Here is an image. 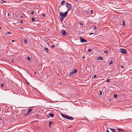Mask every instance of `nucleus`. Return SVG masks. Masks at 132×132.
Instances as JSON below:
<instances>
[{
	"label": "nucleus",
	"mask_w": 132,
	"mask_h": 132,
	"mask_svg": "<svg viewBox=\"0 0 132 132\" xmlns=\"http://www.w3.org/2000/svg\"><path fill=\"white\" fill-rule=\"evenodd\" d=\"M68 12V11H66L64 13H61L59 12L60 15H59V17L61 22L63 21V18L66 16Z\"/></svg>",
	"instance_id": "obj_1"
},
{
	"label": "nucleus",
	"mask_w": 132,
	"mask_h": 132,
	"mask_svg": "<svg viewBox=\"0 0 132 132\" xmlns=\"http://www.w3.org/2000/svg\"><path fill=\"white\" fill-rule=\"evenodd\" d=\"M65 4L66 7L67 8V11H70L71 8V5L70 4L68 3H66Z\"/></svg>",
	"instance_id": "obj_2"
},
{
	"label": "nucleus",
	"mask_w": 132,
	"mask_h": 132,
	"mask_svg": "<svg viewBox=\"0 0 132 132\" xmlns=\"http://www.w3.org/2000/svg\"><path fill=\"white\" fill-rule=\"evenodd\" d=\"M77 72V70L76 69H75L73 71L71 72L69 74V76H70L72 75L75 74Z\"/></svg>",
	"instance_id": "obj_3"
},
{
	"label": "nucleus",
	"mask_w": 132,
	"mask_h": 132,
	"mask_svg": "<svg viewBox=\"0 0 132 132\" xmlns=\"http://www.w3.org/2000/svg\"><path fill=\"white\" fill-rule=\"evenodd\" d=\"M33 111V109H29L28 111L26 113L24 114V116H27L28 114H29L32 111Z\"/></svg>",
	"instance_id": "obj_4"
},
{
	"label": "nucleus",
	"mask_w": 132,
	"mask_h": 132,
	"mask_svg": "<svg viewBox=\"0 0 132 132\" xmlns=\"http://www.w3.org/2000/svg\"><path fill=\"white\" fill-rule=\"evenodd\" d=\"M120 52L124 54H126L127 53V51L125 49L121 48L120 50Z\"/></svg>",
	"instance_id": "obj_5"
},
{
	"label": "nucleus",
	"mask_w": 132,
	"mask_h": 132,
	"mask_svg": "<svg viewBox=\"0 0 132 132\" xmlns=\"http://www.w3.org/2000/svg\"><path fill=\"white\" fill-rule=\"evenodd\" d=\"M80 42L81 43H85L87 42V41L85 39L80 37Z\"/></svg>",
	"instance_id": "obj_6"
},
{
	"label": "nucleus",
	"mask_w": 132,
	"mask_h": 132,
	"mask_svg": "<svg viewBox=\"0 0 132 132\" xmlns=\"http://www.w3.org/2000/svg\"><path fill=\"white\" fill-rule=\"evenodd\" d=\"M62 116L63 117L67 119H68V116L67 115L65 114H62Z\"/></svg>",
	"instance_id": "obj_7"
},
{
	"label": "nucleus",
	"mask_w": 132,
	"mask_h": 132,
	"mask_svg": "<svg viewBox=\"0 0 132 132\" xmlns=\"http://www.w3.org/2000/svg\"><path fill=\"white\" fill-rule=\"evenodd\" d=\"M81 11V8L79 7L77 8V12L78 13H80Z\"/></svg>",
	"instance_id": "obj_8"
},
{
	"label": "nucleus",
	"mask_w": 132,
	"mask_h": 132,
	"mask_svg": "<svg viewBox=\"0 0 132 132\" xmlns=\"http://www.w3.org/2000/svg\"><path fill=\"white\" fill-rule=\"evenodd\" d=\"M48 115L49 116L51 117H53L54 116V114L53 113H50Z\"/></svg>",
	"instance_id": "obj_9"
},
{
	"label": "nucleus",
	"mask_w": 132,
	"mask_h": 132,
	"mask_svg": "<svg viewBox=\"0 0 132 132\" xmlns=\"http://www.w3.org/2000/svg\"><path fill=\"white\" fill-rule=\"evenodd\" d=\"M61 32L62 33V35H65L66 34V32L65 31H63L62 32V31H61Z\"/></svg>",
	"instance_id": "obj_10"
},
{
	"label": "nucleus",
	"mask_w": 132,
	"mask_h": 132,
	"mask_svg": "<svg viewBox=\"0 0 132 132\" xmlns=\"http://www.w3.org/2000/svg\"><path fill=\"white\" fill-rule=\"evenodd\" d=\"M117 130L119 132H123L124 130L120 128H118L117 129Z\"/></svg>",
	"instance_id": "obj_11"
},
{
	"label": "nucleus",
	"mask_w": 132,
	"mask_h": 132,
	"mask_svg": "<svg viewBox=\"0 0 132 132\" xmlns=\"http://www.w3.org/2000/svg\"><path fill=\"white\" fill-rule=\"evenodd\" d=\"M67 119L69 120H73V118L72 117L68 116Z\"/></svg>",
	"instance_id": "obj_12"
},
{
	"label": "nucleus",
	"mask_w": 132,
	"mask_h": 132,
	"mask_svg": "<svg viewBox=\"0 0 132 132\" xmlns=\"http://www.w3.org/2000/svg\"><path fill=\"white\" fill-rule=\"evenodd\" d=\"M53 122L52 121H50L49 123V126L50 128L51 127V125L52 123Z\"/></svg>",
	"instance_id": "obj_13"
},
{
	"label": "nucleus",
	"mask_w": 132,
	"mask_h": 132,
	"mask_svg": "<svg viewBox=\"0 0 132 132\" xmlns=\"http://www.w3.org/2000/svg\"><path fill=\"white\" fill-rule=\"evenodd\" d=\"M40 6L39 5H37L35 7V9H38L40 7Z\"/></svg>",
	"instance_id": "obj_14"
},
{
	"label": "nucleus",
	"mask_w": 132,
	"mask_h": 132,
	"mask_svg": "<svg viewBox=\"0 0 132 132\" xmlns=\"http://www.w3.org/2000/svg\"><path fill=\"white\" fill-rule=\"evenodd\" d=\"M103 58L101 56H99L97 58V60H103V59H102Z\"/></svg>",
	"instance_id": "obj_15"
},
{
	"label": "nucleus",
	"mask_w": 132,
	"mask_h": 132,
	"mask_svg": "<svg viewBox=\"0 0 132 132\" xmlns=\"http://www.w3.org/2000/svg\"><path fill=\"white\" fill-rule=\"evenodd\" d=\"M44 51H45V52H47L48 51V48L46 47H45L44 49Z\"/></svg>",
	"instance_id": "obj_16"
},
{
	"label": "nucleus",
	"mask_w": 132,
	"mask_h": 132,
	"mask_svg": "<svg viewBox=\"0 0 132 132\" xmlns=\"http://www.w3.org/2000/svg\"><path fill=\"white\" fill-rule=\"evenodd\" d=\"M65 3V2L64 1H62L61 3V4L62 5H63Z\"/></svg>",
	"instance_id": "obj_17"
},
{
	"label": "nucleus",
	"mask_w": 132,
	"mask_h": 132,
	"mask_svg": "<svg viewBox=\"0 0 132 132\" xmlns=\"http://www.w3.org/2000/svg\"><path fill=\"white\" fill-rule=\"evenodd\" d=\"M0 2L1 3H6V2L3 0H1Z\"/></svg>",
	"instance_id": "obj_18"
},
{
	"label": "nucleus",
	"mask_w": 132,
	"mask_h": 132,
	"mask_svg": "<svg viewBox=\"0 0 132 132\" xmlns=\"http://www.w3.org/2000/svg\"><path fill=\"white\" fill-rule=\"evenodd\" d=\"M109 52L108 50H106L104 51V53H108Z\"/></svg>",
	"instance_id": "obj_19"
},
{
	"label": "nucleus",
	"mask_w": 132,
	"mask_h": 132,
	"mask_svg": "<svg viewBox=\"0 0 132 132\" xmlns=\"http://www.w3.org/2000/svg\"><path fill=\"white\" fill-rule=\"evenodd\" d=\"M24 43L26 44H27V40H26V39H24Z\"/></svg>",
	"instance_id": "obj_20"
},
{
	"label": "nucleus",
	"mask_w": 132,
	"mask_h": 132,
	"mask_svg": "<svg viewBox=\"0 0 132 132\" xmlns=\"http://www.w3.org/2000/svg\"><path fill=\"white\" fill-rule=\"evenodd\" d=\"M111 131L113 132H116V131L113 129H111Z\"/></svg>",
	"instance_id": "obj_21"
},
{
	"label": "nucleus",
	"mask_w": 132,
	"mask_h": 132,
	"mask_svg": "<svg viewBox=\"0 0 132 132\" xmlns=\"http://www.w3.org/2000/svg\"><path fill=\"white\" fill-rule=\"evenodd\" d=\"M92 51V50L91 49H89L87 51L88 52H90Z\"/></svg>",
	"instance_id": "obj_22"
},
{
	"label": "nucleus",
	"mask_w": 132,
	"mask_h": 132,
	"mask_svg": "<svg viewBox=\"0 0 132 132\" xmlns=\"http://www.w3.org/2000/svg\"><path fill=\"white\" fill-rule=\"evenodd\" d=\"M113 62V61L111 60L109 63V65H110L111 64H112Z\"/></svg>",
	"instance_id": "obj_23"
},
{
	"label": "nucleus",
	"mask_w": 132,
	"mask_h": 132,
	"mask_svg": "<svg viewBox=\"0 0 132 132\" xmlns=\"http://www.w3.org/2000/svg\"><path fill=\"white\" fill-rule=\"evenodd\" d=\"M122 25L123 26H125V23L124 21H122Z\"/></svg>",
	"instance_id": "obj_24"
},
{
	"label": "nucleus",
	"mask_w": 132,
	"mask_h": 132,
	"mask_svg": "<svg viewBox=\"0 0 132 132\" xmlns=\"http://www.w3.org/2000/svg\"><path fill=\"white\" fill-rule=\"evenodd\" d=\"M55 47V46L54 45H53L51 46V48H53Z\"/></svg>",
	"instance_id": "obj_25"
},
{
	"label": "nucleus",
	"mask_w": 132,
	"mask_h": 132,
	"mask_svg": "<svg viewBox=\"0 0 132 132\" xmlns=\"http://www.w3.org/2000/svg\"><path fill=\"white\" fill-rule=\"evenodd\" d=\"M27 59L29 61L30 60V57H29V56L28 57Z\"/></svg>",
	"instance_id": "obj_26"
},
{
	"label": "nucleus",
	"mask_w": 132,
	"mask_h": 132,
	"mask_svg": "<svg viewBox=\"0 0 132 132\" xmlns=\"http://www.w3.org/2000/svg\"><path fill=\"white\" fill-rule=\"evenodd\" d=\"M31 20L32 21H34L35 20V19L34 18H33L31 19Z\"/></svg>",
	"instance_id": "obj_27"
},
{
	"label": "nucleus",
	"mask_w": 132,
	"mask_h": 132,
	"mask_svg": "<svg viewBox=\"0 0 132 132\" xmlns=\"http://www.w3.org/2000/svg\"><path fill=\"white\" fill-rule=\"evenodd\" d=\"M117 94H114V97L115 98H116L117 97Z\"/></svg>",
	"instance_id": "obj_28"
},
{
	"label": "nucleus",
	"mask_w": 132,
	"mask_h": 132,
	"mask_svg": "<svg viewBox=\"0 0 132 132\" xmlns=\"http://www.w3.org/2000/svg\"><path fill=\"white\" fill-rule=\"evenodd\" d=\"M96 75H94V76H93V77H94V78H95L96 77Z\"/></svg>",
	"instance_id": "obj_29"
},
{
	"label": "nucleus",
	"mask_w": 132,
	"mask_h": 132,
	"mask_svg": "<svg viewBox=\"0 0 132 132\" xmlns=\"http://www.w3.org/2000/svg\"><path fill=\"white\" fill-rule=\"evenodd\" d=\"M102 94V91H100V95H101Z\"/></svg>",
	"instance_id": "obj_30"
},
{
	"label": "nucleus",
	"mask_w": 132,
	"mask_h": 132,
	"mask_svg": "<svg viewBox=\"0 0 132 132\" xmlns=\"http://www.w3.org/2000/svg\"><path fill=\"white\" fill-rule=\"evenodd\" d=\"M34 14V11H32L31 12V14L32 15L33 14Z\"/></svg>",
	"instance_id": "obj_31"
},
{
	"label": "nucleus",
	"mask_w": 132,
	"mask_h": 132,
	"mask_svg": "<svg viewBox=\"0 0 132 132\" xmlns=\"http://www.w3.org/2000/svg\"><path fill=\"white\" fill-rule=\"evenodd\" d=\"M6 33V34H11V33L10 32H7Z\"/></svg>",
	"instance_id": "obj_32"
},
{
	"label": "nucleus",
	"mask_w": 132,
	"mask_h": 132,
	"mask_svg": "<svg viewBox=\"0 0 132 132\" xmlns=\"http://www.w3.org/2000/svg\"><path fill=\"white\" fill-rule=\"evenodd\" d=\"M4 86V84H2L1 85V87H3Z\"/></svg>",
	"instance_id": "obj_33"
},
{
	"label": "nucleus",
	"mask_w": 132,
	"mask_h": 132,
	"mask_svg": "<svg viewBox=\"0 0 132 132\" xmlns=\"http://www.w3.org/2000/svg\"><path fill=\"white\" fill-rule=\"evenodd\" d=\"M110 80V79H108V80H106V82H109V81Z\"/></svg>",
	"instance_id": "obj_34"
},
{
	"label": "nucleus",
	"mask_w": 132,
	"mask_h": 132,
	"mask_svg": "<svg viewBox=\"0 0 132 132\" xmlns=\"http://www.w3.org/2000/svg\"><path fill=\"white\" fill-rule=\"evenodd\" d=\"M120 67L121 68H123V65H121V66H120Z\"/></svg>",
	"instance_id": "obj_35"
},
{
	"label": "nucleus",
	"mask_w": 132,
	"mask_h": 132,
	"mask_svg": "<svg viewBox=\"0 0 132 132\" xmlns=\"http://www.w3.org/2000/svg\"><path fill=\"white\" fill-rule=\"evenodd\" d=\"M90 12L91 13H92L93 12V11L92 10H91L90 11Z\"/></svg>",
	"instance_id": "obj_36"
},
{
	"label": "nucleus",
	"mask_w": 132,
	"mask_h": 132,
	"mask_svg": "<svg viewBox=\"0 0 132 132\" xmlns=\"http://www.w3.org/2000/svg\"><path fill=\"white\" fill-rule=\"evenodd\" d=\"M79 24L80 25H83V24L82 23H79Z\"/></svg>",
	"instance_id": "obj_37"
},
{
	"label": "nucleus",
	"mask_w": 132,
	"mask_h": 132,
	"mask_svg": "<svg viewBox=\"0 0 132 132\" xmlns=\"http://www.w3.org/2000/svg\"><path fill=\"white\" fill-rule=\"evenodd\" d=\"M94 29L95 30V29H96V26H95L94 27Z\"/></svg>",
	"instance_id": "obj_38"
},
{
	"label": "nucleus",
	"mask_w": 132,
	"mask_h": 132,
	"mask_svg": "<svg viewBox=\"0 0 132 132\" xmlns=\"http://www.w3.org/2000/svg\"><path fill=\"white\" fill-rule=\"evenodd\" d=\"M42 16L43 17H44L45 16V14H43L42 15Z\"/></svg>",
	"instance_id": "obj_39"
},
{
	"label": "nucleus",
	"mask_w": 132,
	"mask_h": 132,
	"mask_svg": "<svg viewBox=\"0 0 132 132\" xmlns=\"http://www.w3.org/2000/svg\"><path fill=\"white\" fill-rule=\"evenodd\" d=\"M94 34V33H90V35H91L93 34Z\"/></svg>",
	"instance_id": "obj_40"
},
{
	"label": "nucleus",
	"mask_w": 132,
	"mask_h": 132,
	"mask_svg": "<svg viewBox=\"0 0 132 132\" xmlns=\"http://www.w3.org/2000/svg\"><path fill=\"white\" fill-rule=\"evenodd\" d=\"M20 23H23V21H20Z\"/></svg>",
	"instance_id": "obj_41"
},
{
	"label": "nucleus",
	"mask_w": 132,
	"mask_h": 132,
	"mask_svg": "<svg viewBox=\"0 0 132 132\" xmlns=\"http://www.w3.org/2000/svg\"><path fill=\"white\" fill-rule=\"evenodd\" d=\"M26 82L27 84H29V83L28 82H27V81H26Z\"/></svg>",
	"instance_id": "obj_42"
},
{
	"label": "nucleus",
	"mask_w": 132,
	"mask_h": 132,
	"mask_svg": "<svg viewBox=\"0 0 132 132\" xmlns=\"http://www.w3.org/2000/svg\"><path fill=\"white\" fill-rule=\"evenodd\" d=\"M106 132H110L108 130H106Z\"/></svg>",
	"instance_id": "obj_43"
},
{
	"label": "nucleus",
	"mask_w": 132,
	"mask_h": 132,
	"mask_svg": "<svg viewBox=\"0 0 132 132\" xmlns=\"http://www.w3.org/2000/svg\"><path fill=\"white\" fill-rule=\"evenodd\" d=\"M20 29H24V28H22V27H20Z\"/></svg>",
	"instance_id": "obj_44"
},
{
	"label": "nucleus",
	"mask_w": 132,
	"mask_h": 132,
	"mask_svg": "<svg viewBox=\"0 0 132 132\" xmlns=\"http://www.w3.org/2000/svg\"><path fill=\"white\" fill-rule=\"evenodd\" d=\"M11 41H12V42H14L15 41L14 40H12Z\"/></svg>",
	"instance_id": "obj_45"
},
{
	"label": "nucleus",
	"mask_w": 132,
	"mask_h": 132,
	"mask_svg": "<svg viewBox=\"0 0 132 132\" xmlns=\"http://www.w3.org/2000/svg\"><path fill=\"white\" fill-rule=\"evenodd\" d=\"M10 15V14H9L8 13L7 14V16H9V15Z\"/></svg>",
	"instance_id": "obj_46"
},
{
	"label": "nucleus",
	"mask_w": 132,
	"mask_h": 132,
	"mask_svg": "<svg viewBox=\"0 0 132 132\" xmlns=\"http://www.w3.org/2000/svg\"><path fill=\"white\" fill-rule=\"evenodd\" d=\"M1 27H0V30H1Z\"/></svg>",
	"instance_id": "obj_47"
},
{
	"label": "nucleus",
	"mask_w": 132,
	"mask_h": 132,
	"mask_svg": "<svg viewBox=\"0 0 132 132\" xmlns=\"http://www.w3.org/2000/svg\"><path fill=\"white\" fill-rule=\"evenodd\" d=\"M84 57H82V58L84 59Z\"/></svg>",
	"instance_id": "obj_48"
}]
</instances>
